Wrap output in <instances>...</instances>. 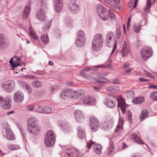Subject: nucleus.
<instances>
[{"mask_svg":"<svg viewBox=\"0 0 157 157\" xmlns=\"http://www.w3.org/2000/svg\"><path fill=\"white\" fill-rule=\"evenodd\" d=\"M37 119L34 117H31L28 119L27 129L30 133L33 134H37L40 133V127L36 122Z\"/></svg>","mask_w":157,"mask_h":157,"instance_id":"nucleus-1","label":"nucleus"},{"mask_svg":"<svg viewBox=\"0 0 157 157\" xmlns=\"http://www.w3.org/2000/svg\"><path fill=\"white\" fill-rule=\"evenodd\" d=\"M103 42V35L100 33L94 35L92 40L91 48L94 51L100 50L102 48Z\"/></svg>","mask_w":157,"mask_h":157,"instance_id":"nucleus-2","label":"nucleus"},{"mask_svg":"<svg viewBox=\"0 0 157 157\" xmlns=\"http://www.w3.org/2000/svg\"><path fill=\"white\" fill-rule=\"evenodd\" d=\"M55 136L54 132L52 130L48 131L44 138L45 145L48 147H51L55 144Z\"/></svg>","mask_w":157,"mask_h":157,"instance_id":"nucleus-3","label":"nucleus"},{"mask_svg":"<svg viewBox=\"0 0 157 157\" xmlns=\"http://www.w3.org/2000/svg\"><path fill=\"white\" fill-rule=\"evenodd\" d=\"M15 83L12 80H7L3 82L1 85L3 90L7 92H10L14 90Z\"/></svg>","mask_w":157,"mask_h":157,"instance_id":"nucleus-4","label":"nucleus"},{"mask_svg":"<svg viewBox=\"0 0 157 157\" xmlns=\"http://www.w3.org/2000/svg\"><path fill=\"white\" fill-rule=\"evenodd\" d=\"M97 12L101 18L105 21L108 19V12L107 10L100 4L97 5Z\"/></svg>","mask_w":157,"mask_h":157,"instance_id":"nucleus-5","label":"nucleus"},{"mask_svg":"<svg viewBox=\"0 0 157 157\" xmlns=\"http://www.w3.org/2000/svg\"><path fill=\"white\" fill-rule=\"evenodd\" d=\"M104 103L108 107L113 108L117 105V99L115 96L110 95L104 100Z\"/></svg>","mask_w":157,"mask_h":157,"instance_id":"nucleus-6","label":"nucleus"},{"mask_svg":"<svg viewBox=\"0 0 157 157\" xmlns=\"http://www.w3.org/2000/svg\"><path fill=\"white\" fill-rule=\"evenodd\" d=\"M11 98L10 96H8L3 99L2 97L0 96V106L3 109H9L10 108Z\"/></svg>","mask_w":157,"mask_h":157,"instance_id":"nucleus-7","label":"nucleus"},{"mask_svg":"<svg viewBox=\"0 0 157 157\" xmlns=\"http://www.w3.org/2000/svg\"><path fill=\"white\" fill-rule=\"evenodd\" d=\"M89 124L90 129L94 132L97 131L100 124L98 120L94 117L90 118Z\"/></svg>","mask_w":157,"mask_h":157,"instance_id":"nucleus-8","label":"nucleus"},{"mask_svg":"<svg viewBox=\"0 0 157 157\" xmlns=\"http://www.w3.org/2000/svg\"><path fill=\"white\" fill-rule=\"evenodd\" d=\"M99 77L96 80V84L99 87H102L105 86V84L108 82L109 81L108 79L105 78L104 76L106 75L105 73L99 74Z\"/></svg>","mask_w":157,"mask_h":157,"instance_id":"nucleus-9","label":"nucleus"},{"mask_svg":"<svg viewBox=\"0 0 157 157\" xmlns=\"http://www.w3.org/2000/svg\"><path fill=\"white\" fill-rule=\"evenodd\" d=\"M5 132L3 133V136L9 140H13L15 138L13 132L11 131L9 126H7L5 128Z\"/></svg>","mask_w":157,"mask_h":157,"instance_id":"nucleus-10","label":"nucleus"},{"mask_svg":"<svg viewBox=\"0 0 157 157\" xmlns=\"http://www.w3.org/2000/svg\"><path fill=\"white\" fill-rule=\"evenodd\" d=\"M66 153L65 155L67 157H78L79 155L78 151L74 148H68Z\"/></svg>","mask_w":157,"mask_h":157,"instance_id":"nucleus-11","label":"nucleus"},{"mask_svg":"<svg viewBox=\"0 0 157 157\" xmlns=\"http://www.w3.org/2000/svg\"><path fill=\"white\" fill-rule=\"evenodd\" d=\"M76 0L70 1L68 6V9L73 13H77L79 10L78 6L76 4Z\"/></svg>","mask_w":157,"mask_h":157,"instance_id":"nucleus-12","label":"nucleus"},{"mask_svg":"<svg viewBox=\"0 0 157 157\" xmlns=\"http://www.w3.org/2000/svg\"><path fill=\"white\" fill-rule=\"evenodd\" d=\"M129 52L130 48L128 45L126 41H124L121 49L120 52V55L123 57H125L128 55Z\"/></svg>","mask_w":157,"mask_h":157,"instance_id":"nucleus-13","label":"nucleus"},{"mask_svg":"<svg viewBox=\"0 0 157 157\" xmlns=\"http://www.w3.org/2000/svg\"><path fill=\"white\" fill-rule=\"evenodd\" d=\"M101 125L103 129L106 130L112 127L113 125V121L111 119H106L102 121Z\"/></svg>","mask_w":157,"mask_h":157,"instance_id":"nucleus-14","label":"nucleus"},{"mask_svg":"<svg viewBox=\"0 0 157 157\" xmlns=\"http://www.w3.org/2000/svg\"><path fill=\"white\" fill-rule=\"evenodd\" d=\"M44 10L42 9H38L36 13V18L41 21H44L46 19V16Z\"/></svg>","mask_w":157,"mask_h":157,"instance_id":"nucleus-15","label":"nucleus"},{"mask_svg":"<svg viewBox=\"0 0 157 157\" xmlns=\"http://www.w3.org/2000/svg\"><path fill=\"white\" fill-rule=\"evenodd\" d=\"M140 53L142 58L144 60H146L151 56L152 50L150 48L147 49H142Z\"/></svg>","mask_w":157,"mask_h":157,"instance_id":"nucleus-16","label":"nucleus"},{"mask_svg":"<svg viewBox=\"0 0 157 157\" xmlns=\"http://www.w3.org/2000/svg\"><path fill=\"white\" fill-rule=\"evenodd\" d=\"M74 115L76 121L80 123L83 122L84 120V115L82 112L79 110L75 111Z\"/></svg>","mask_w":157,"mask_h":157,"instance_id":"nucleus-17","label":"nucleus"},{"mask_svg":"<svg viewBox=\"0 0 157 157\" xmlns=\"http://www.w3.org/2000/svg\"><path fill=\"white\" fill-rule=\"evenodd\" d=\"M9 63L11 65L13 68H11V70H13L17 67L20 66V58L15 56L11 58Z\"/></svg>","mask_w":157,"mask_h":157,"instance_id":"nucleus-18","label":"nucleus"},{"mask_svg":"<svg viewBox=\"0 0 157 157\" xmlns=\"http://www.w3.org/2000/svg\"><path fill=\"white\" fill-rule=\"evenodd\" d=\"M83 103L87 105H92L95 103V98L93 96H86L82 99Z\"/></svg>","mask_w":157,"mask_h":157,"instance_id":"nucleus-19","label":"nucleus"},{"mask_svg":"<svg viewBox=\"0 0 157 157\" xmlns=\"http://www.w3.org/2000/svg\"><path fill=\"white\" fill-rule=\"evenodd\" d=\"M84 94L85 92L82 90H79L75 91L71 90V98L77 99L84 96Z\"/></svg>","mask_w":157,"mask_h":157,"instance_id":"nucleus-20","label":"nucleus"},{"mask_svg":"<svg viewBox=\"0 0 157 157\" xmlns=\"http://www.w3.org/2000/svg\"><path fill=\"white\" fill-rule=\"evenodd\" d=\"M55 10L59 13L62 10L63 4L62 0H54Z\"/></svg>","mask_w":157,"mask_h":157,"instance_id":"nucleus-21","label":"nucleus"},{"mask_svg":"<svg viewBox=\"0 0 157 157\" xmlns=\"http://www.w3.org/2000/svg\"><path fill=\"white\" fill-rule=\"evenodd\" d=\"M71 90L67 89L63 90L61 93L60 96L63 99H67V98H71Z\"/></svg>","mask_w":157,"mask_h":157,"instance_id":"nucleus-22","label":"nucleus"},{"mask_svg":"<svg viewBox=\"0 0 157 157\" xmlns=\"http://www.w3.org/2000/svg\"><path fill=\"white\" fill-rule=\"evenodd\" d=\"M124 118L122 116L119 117L118 123L115 130L116 132H120L123 130V125L124 124Z\"/></svg>","mask_w":157,"mask_h":157,"instance_id":"nucleus-23","label":"nucleus"},{"mask_svg":"<svg viewBox=\"0 0 157 157\" xmlns=\"http://www.w3.org/2000/svg\"><path fill=\"white\" fill-rule=\"evenodd\" d=\"M9 45V42L5 39L3 35L0 34V48H6Z\"/></svg>","mask_w":157,"mask_h":157,"instance_id":"nucleus-24","label":"nucleus"},{"mask_svg":"<svg viewBox=\"0 0 157 157\" xmlns=\"http://www.w3.org/2000/svg\"><path fill=\"white\" fill-rule=\"evenodd\" d=\"M30 10V7L29 6H26L23 11L22 15V18L23 20L26 19L28 17Z\"/></svg>","mask_w":157,"mask_h":157,"instance_id":"nucleus-25","label":"nucleus"},{"mask_svg":"<svg viewBox=\"0 0 157 157\" xmlns=\"http://www.w3.org/2000/svg\"><path fill=\"white\" fill-rule=\"evenodd\" d=\"M77 134L78 137L81 139L85 138L86 137L85 130L80 127L78 126L77 128Z\"/></svg>","mask_w":157,"mask_h":157,"instance_id":"nucleus-26","label":"nucleus"},{"mask_svg":"<svg viewBox=\"0 0 157 157\" xmlns=\"http://www.w3.org/2000/svg\"><path fill=\"white\" fill-rule=\"evenodd\" d=\"M131 139L137 143L140 144H143V142L140 137L135 133H132L131 135Z\"/></svg>","mask_w":157,"mask_h":157,"instance_id":"nucleus-27","label":"nucleus"},{"mask_svg":"<svg viewBox=\"0 0 157 157\" xmlns=\"http://www.w3.org/2000/svg\"><path fill=\"white\" fill-rule=\"evenodd\" d=\"M109 146L106 152L108 156L110 155L114 150V148L113 142L110 140L109 143Z\"/></svg>","mask_w":157,"mask_h":157,"instance_id":"nucleus-28","label":"nucleus"},{"mask_svg":"<svg viewBox=\"0 0 157 157\" xmlns=\"http://www.w3.org/2000/svg\"><path fill=\"white\" fill-rule=\"evenodd\" d=\"M20 84L26 90L29 94L30 95V94L32 91V89L29 85L28 83L23 82H20Z\"/></svg>","mask_w":157,"mask_h":157,"instance_id":"nucleus-29","label":"nucleus"},{"mask_svg":"<svg viewBox=\"0 0 157 157\" xmlns=\"http://www.w3.org/2000/svg\"><path fill=\"white\" fill-rule=\"evenodd\" d=\"M102 148V146L99 144L95 145L93 147L94 150L96 153L98 154H100L101 153Z\"/></svg>","mask_w":157,"mask_h":157,"instance_id":"nucleus-30","label":"nucleus"},{"mask_svg":"<svg viewBox=\"0 0 157 157\" xmlns=\"http://www.w3.org/2000/svg\"><path fill=\"white\" fill-rule=\"evenodd\" d=\"M148 114L149 112L147 110L145 109L143 110L140 114V120L142 121L146 119L147 117Z\"/></svg>","mask_w":157,"mask_h":157,"instance_id":"nucleus-31","label":"nucleus"},{"mask_svg":"<svg viewBox=\"0 0 157 157\" xmlns=\"http://www.w3.org/2000/svg\"><path fill=\"white\" fill-rule=\"evenodd\" d=\"M118 88V87L117 86H110L106 87L105 89L110 93H114L117 91Z\"/></svg>","mask_w":157,"mask_h":157,"instance_id":"nucleus-32","label":"nucleus"},{"mask_svg":"<svg viewBox=\"0 0 157 157\" xmlns=\"http://www.w3.org/2000/svg\"><path fill=\"white\" fill-rule=\"evenodd\" d=\"M151 6V0H147L146 6L144 9L145 13H149Z\"/></svg>","mask_w":157,"mask_h":157,"instance_id":"nucleus-33","label":"nucleus"},{"mask_svg":"<svg viewBox=\"0 0 157 157\" xmlns=\"http://www.w3.org/2000/svg\"><path fill=\"white\" fill-rule=\"evenodd\" d=\"M29 31L31 36L35 40H38V38L31 26L29 27Z\"/></svg>","mask_w":157,"mask_h":157,"instance_id":"nucleus-34","label":"nucleus"},{"mask_svg":"<svg viewBox=\"0 0 157 157\" xmlns=\"http://www.w3.org/2000/svg\"><path fill=\"white\" fill-rule=\"evenodd\" d=\"M114 37V34L112 32L110 31L109 32L107 35V41L106 43V45L108 46L109 45V43L110 40H111L112 38Z\"/></svg>","mask_w":157,"mask_h":157,"instance_id":"nucleus-35","label":"nucleus"},{"mask_svg":"<svg viewBox=\"0 0 157 157\" xmlns=\"http://www.w3.org/2000/svg\"><path fill=\"white\" fill-rule=\"evenodd\" d=\"M86 41V40L76 38L75 40L76 45L78 47H82L83 46Z\"/></svg>","mask_w":157,"mask_h":157,"instance_id":"nucleus-36","label":"nucleus"},{"mask_svg":"<svg viewBox=\"0 0 157 157\" xmlns=\"http://www.w3.org/2000/svg\"><path fill=\"white\" fill-rule=\"evenodd\" d=\"M40 5L41 7V9L44 10L47 9L48 8V0H41L40 2Z\"/></svg>","mask_w":157,"mask_h":157,"instance_id":"nucleus-37","label":"nucleus"},{"mask_svg":"<svg viewBox=\"0 0 157 157\" xmlns=\"http://www.w3.org/2000/svg\"><path fill=\"white\" fill-rule=\"evenodd\" d=\"M117 106L118 107L123 106L125 105V102L123 98L121 97H119L118 98H117Z\"/></svg>","mask_w":157,"mask_h":157,"instance_id":"nucleus-38","label":"nucleus"},{"mask_svg":"<svg viewBox=\"0 0 157 157\" xmlns=\"http://www.w3.org/2000/svg\"><path fill=\"white\" fill-rule=\"evenodd\" d=\"M77 38L86 40V37L85 33L82 30L79 31L77 34Z\"/></svg>","mask_w":157,"mask_h":157,"instance_id":"nucleus-39","label":"nucleus"},{"mask_svg":"<svg viewBox=\"0 0 157 157\" xmlns=\"http://www.w3.org/2000/svg\"><path fill=\"white\" fill-rule=\"evenodd\" d=\"M144 101V98L143 97H140L136 98L132 100V102L135 104H140Z\"/></svg>","mask_w":157,"mask_h":157,"instance_id":"nucleus-40","label":"nucleus"},{"mask_svg":"<svg viewBox=\"0 0 157 157\" xmlns=\"http://www.w3.org/2000/svg\"><path fill=\"white\" fill-rule=\"evenodd\" d=\"M41 40L42 42L44 43L45 44H47L49 41L48 35L47 34L42 35L41 37Z\"/></svg>","mask_w":157,"mask_h":157,"instance_id":"nucleus-41","label":"nucleus"},{"mask_svg":"<svg viewBox=\"0 0 157 157\" xmlns=\"http://www.w3.org/2000/svg\"><path fill=\"white\" fill-rule=\"evenodd\" d=\"M52 21L51 20L48 21L46 22L45 23V25L44 26L43 28V29L44 31L47 30L49 29L50 28Z\"/></svg>","mask_w":157,"mask_h":157,"instance_id":"nucleus-42","label":"nucleus"},{"mask_svg":"<svg viewBox=\"0 0 157 157\" xmlns=\"http://www.w3.org/2000/svg\"><path fill=\"white\" fill-rule=\"evenodd\" d=\"M141 26V24H135L133 26V30L136 33H138L140 30Z\"/></svg>","mask_w":157,"mask_h":157,"instance_id":"nucleus-43","label":"nucleus"},{"mask_svg":"<svg viewBox=\"0 0 157 157\" xmlns=\"http://www.w3.org/2000/svg\"><path fill=\"white\" fill-rule=\"evenodd\" d=\"M14 101L16 102H18L20 100V92L19 90L16 91L14 94L13 97Z\"/></svg>","mask_w":157,"mask_h":157,"instance_id":"nucleus-44","label":"nucleus"},{"mask_svg":"<svg viewBox=\"0 0 157 157\" xmlns=\"http://www.w3.org/2000/svg\"><path fill=\"white\" fill-rule=\"evenodd\" d=\"M32 85L34 87H40L42 85V83L39 81H35L32 82Z\"/></svg>","mask_w":157,"mask_h":157,"instance_id":"nucleus-45","label":"nucleus"},{"mask_svg":"<svg viewBox=\"0 0 157 157\" xmlns=\"http://www.w3.org/2000/svg\"><path fill=\"white\" fill-rule=\"evenodd\" d=\"M126 95L128 98H131L134 96V92L132 90H129L126 92Z\"/></svg>","mask_w":157,"mask_h":157,"instance_id":"nucleus-46","label":"nucleus"},{"mask_svg":"<svg viewBox=\"0 0 157 157\" xmlns=\"http://www.w3.org/2000/svg\"><path fill=\"white\" fill-rule=\"evenodd\" d=\"M150 96L153 100L157 101V91L151 93Z\"/></svg>","mask_w":157,"mask_h":157,"instance_id":"nucleus-47","label":"nucleus"},{"mask_svg":"<svg viewBox=\"0 0 157 157\" xmlns=\"http://www.w3.org/2000/svg\"><path fill=\"white\" fill-rule=\"evenodd\" d=\"M36 112L41 113H44V108L42 107H38L36 109Z\"/></svg>","mask_w":157,"mask_h":157,"instance_id":"nucleus-48","label":"nucleus"},{"mask_svg":"<svg viewBox=\"0 0 157 157\" xmlns=\"http://www.w3.org/2000/svg\"><path fill=\"white\" fill-rule=\"evenodd\" d=\"M108 17L109 16L112 19H114L116 18V16L115 14L111 11L109 10L108 12Z\"/></svg>","mask_w":157,"mask_h":157,"instance_id":"nucleus-49","label":"nucleus"},{"mask_svg":"<svg viewBox=\"0 0 157 157\" xmlns=\"http://www.w3.org/2000/svg\"><path fill=\"white\" fill-rule=\"evenodd\" d=\"M52 111V109L49 107H46L44 108V112L45 113H50Z\"/></svg>","mask_w":157,"mask_h":157,"instance_id":"nucleus-50","label":"nucleus"},{"mask_svg":"<svg viewBox=\"0 0 157 157\" xmlns=\"http://www.w3.org/2000/svg\"><path fill=\"white\" fill-rule=\"evenodd\" d=\"M95 142H94L93 141L91 140H90L87 143V147L89 149H90L92 146V145L94 144Z\"/></svg>","mask_w":157,"mask_h":157,"instance_id":"nucleus-51","label":"nucleus"},{"mask_svg":"<svg viewBox=\"0 0 157 157\" xmlns=\"http://www.w3.org/2000/svg\"><path fill=\"white\" fill-rule=\"evenodd\" d=\"M20 132L21 133L23 139L25 140L26 136L25 131L24 130L20 128Z\"/></svg>","mask_w":157,"mask_h":157,"instance_id":"nucleus-52","label":"nucleus"},{"mask_svg":"<svg viewBox=\"0 0 157 157\" xmlns=\"http://www.w3.org/2000/svg\"><path fill=\"white\" fill-rule=\"evenodd\" d=\"M127 115L128 119L129 121H131L132 119V113L129 111H128L127 112Z\"/></svg>","mask_w":157,"mask_h":157,"instance_id":"nucleus-53","label":"nucleus"},{"mask_svg":"<svg viewBox=\"0 0 157 157\" xmlns=\"http://www.w3.org/2000/svg\"><path fill=\"white\" fill-rule=\"evenodd\" d=\"M139 81L141 82H147L150 81V79L141 78H139Z\"/></svg>","mask_w":157,"mask_h":157,"instance_id":"nucleus-54","label":"nucleus"},{"mask_svg":"<svg viewBox=\"0 0 157 157\" xmlns=\"http://www.w3.org/2000/svg\"><path fill=\"white\" fill-rule=\"evenodd\" d=\"M121 31L120 29L117 30L116 32V35L118 38H119L121 36Z\"/></svg>","mask_w":157,"mask_h":157,"instance_id":"nucleus-55","label":"nucleus"},{"mask_svg":"<svg viewBox=\"0 0 157 157\" xmlns=\"http://www.w3.org/2000/svg\"><path fill=\"white\" fill-rule=\"evenodd\" d=\"M93 89L95 91H100L101 90V88L96 86H94L93 87Z\"/></svg>","mask_w":157,"mask_h":157,"instance_id":"nucleus-56","label":"nucleus"},{"mask_svg":"<svg viewBox=\"0 0 157 157\" xmlns=\"http://www.w3.org/2000/svg\"><path fill=\"white\" fill-rule=\"evenodd\" d=\"M12 147H14V148H10L12 150H15L19 148V146L16 145H12Z\"/></svg>","mask_w":157,"mask_h":157,"instance_id":"nucleus-57","label":"nucleus"},{"mask_svg":"<svg viewBox=\"0 0 157 157\" xmlns=\"http://www.w3.org/2000/svg\"><path fill=\"white\" fill-rule=\"evenodd\" d=\"M113 83L114 84H119L120 82L118 78H115L113 80Z\"/></svg>","mask_w":157,"mask_h":157,"instance_id":"nucleus-58","label":"nucleus"},{"mask_svg":"<svg viewBox=\"0 0 157 157\" xmlns=\"http://www.w3.org/2000/svg\"><path fill=\"white\" fill-rule=\"evenodd\" d=\"M133 69L132 68H130L128 69L125 70L124 71V72L126 73L129 74L131 72V71L133 70Z\"/></svg>","mask_w":157,"mask_h":157,"instance_id":"nucleus-59","label":"nucleus"},{"mask_svg":"<svg viewBox=\"0 0 157 157\" xmlns=\"http://www.w3.org/2000/svg\"><path fill=\"white\" fill-rule=\"evenodd\" d=\"M56 89V86H52L50 87V90L51 92H53Z\"/></svg>","mask_w":157,"mask_h":157,"instance_id":"nucleus-60","label":"nucleus"},{"mask_svg":"<svg viewBox=\"0 0 157 157\" xmlns=\"http://www.w3.org/2000/svg\"><path fill=\"white\" fill-rule=\"evenodd\" d=\"M131 17H129V18L128 19V22H127V28L128 29L129 27V26L130 25V23L131 22Z\"/></svg>","mask_w":157,"mask_h":157,"instance_id":"nucleus-61","label":"nucleus"},{"mask_svg":"<svg viewBox=\"0 0 157 157\" xmlns=\"http://www.w3.org/2000/svg\"><path fill=\"white\" fill-rule=\"evenodd\" d=\"M121 107V109L122 110L123 113H125V105L123 106H120Z\"/></svg>","mask_w":157,"mask_h":157,"instance_id":"nucleus-62","label":"nucleus"},{"mask_svg":"<svg viewBox=\"0 0 157 157\" xmlns=\"http://www.w3.org/2000/svg\"><path fill=\"white\" fill-rule=\"evenodd\" d=\"M13 70H14V74H17L20 72V70L16 69V67L15 68H13Z\"/></svg>","mask_w":157,"mask_h":157,"instance_id":"nucleus-63","label":"nucleus"},{"mask_svg":"<svg viewBox=\"0 0 157 157\" xmlns=\"http://www.w3.org/2000/svg\"><path fill=\"white\" fill-rule=\"evenodd\" d=\"M129 67V65L128 63H126L122 67V69H125Z\"/></svg>","mask_w":157,"mask_h":157,"instance_id":"nucleus-64","label":"nucleus"}]
</instances>
